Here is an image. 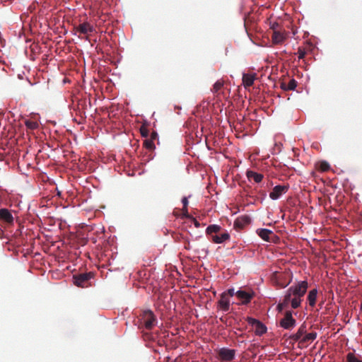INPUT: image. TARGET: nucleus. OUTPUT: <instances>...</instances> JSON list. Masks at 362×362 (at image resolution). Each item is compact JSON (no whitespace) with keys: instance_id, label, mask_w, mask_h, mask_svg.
<instances>
[{"instance_id":"f257e3e1","label":"nucleus","mask_w":362,"mask_h":362,"mask_svg":"<svg viewBox=\"0 0 362 362\" xmlns=\"http://www.w3.org/2000/svg\"><path fill=\"white\" fill-rule=\"evenodd\" d=\"M308 287L306 281H298L296 284L291 286L287 291L284 296L285 303H288L291 296H296L303 298L305 294Z\"/></svg>"},{"instance_id":"f03ea898","label":"nucleus","mask_w":362,"mask_h":362,"mask_svg":"<svg viewBox=\"0 0 362 362\" xmlns=\"http://www.w3.org/2000/svg\"><path fill=\"white\" fill-rule=\"evenodd\" d=\"M139 327H144L145 329H151L157 322V320L153 313L150 310H144L139 316Z\"/></svg>"},{"instance_id":"7ed1b4c3","label":"nucleus","mask_w":362,"mask_h":362,"mask_svg":"<svg viewBox=\"0 0 362 362\" xmlns=\"http://www.w3.org/2000/svg\"><path fill=\"white\" fill-rule=\"evenodd\" d=\"M182 230L184 228H187L189 225L190 228H192V225L195 228L199 227V223L192 216H189L186 209L187 206L189 205L188 197L182 198Z\"/></svg>"},{"instance_id":"20e7f679","label":"nucleus","mask_w":362,"mask_h":362,"mask_svg":"<svg viewBox=\"0 0 362 362\" xmlns=\"http://www.w3.org/2000/svg\"><path fill=\"white\" fill-rule=\"evenodd\" d=\"M94 274L91 272L81 273L73 276L74 284L81 288H88L91 286L90 280L93 278Z\"/></svg>"},{"instance_id":"39448f33","label":"nucleus","mask_w":362,"mask_h":362,"mask_svg":"<svg viewBox=\"0 0 362 362\" xmlns=\"http://www.w3.org/2000/svg\"><path fill=\"white\" fill-rule=\"evenodd\" d=\"M280 326L285 329H291L296 325V320L293 317L291 310L285 313L284 317L279 322Z\"/></svg>"},{"instance_id":"423d86ee","label":"nucleus","mask_w":362,"mask_h":362,"mask_svg":"<svg viewBox=\"0 0 362 362\" xmlns=\"http://www.w3.org/2000/svg\"><path fill=\"white\" fill-rule=\"evenodd\" d=\"M287 185H276L269 193V198L272 200L279 199L283 194H285L288 190Z\"/></svg>"},{"instance_id":"0eeeda50","label":"nucleus","mask_w":362,"mask_h":362,"mask_svg":"<svg viewBox=\"0 0 362 362\" xmlns=\"http://www.w3.org/2000/svg\"><path fill=\"white\" fill-rule=\"evenodd\" d=\"M76 32L86 35V39L88 40V34L95 31V28L88 22L80 23L74 28Z\"/></svg>"},{"instance_id":"6e6552de","label":"nucleus","mask_w":362,"mask_h":362,"mask_svg":"<svg viewBox=\"0 0 362 362\" xmlns=\"http://www.w3.org/2000/svg\"><path fill=\"white\" fill-rule=\"evenodd\" d=\"M218 356L222 361H230L235 358V349L223 347L218 350Z\"/></svg>"},{"instance_id":"1a4fd4ad","label":"nucleus","mask_w":362,"mask_h":362,"mask_svg":"<svg viewBox=\"0 0 362 362\" xmlns=\"http://www.w3.org/2000/svg\"><path fill=\"white\" fill-rule=\"evenodd\" d=\"M218 306L220 310L223 312H227L230 309V300L227 295L223 293L221 294V298L218 303Z\"/></svg>"},{"instance_id":"9d476101","label":"nucleus","mask_w":362,"mask_h":362,"mask_svg":"<svg viewBox=\"0 0 362 362\" xmlns=\"http://www.w3.org/2000/svg\"><path fill=\"white\" fill-rule=\"evenodd\" d=\"M236 296L241 300V304L245 305L250 302L253 294L243 290H238L236 291Z\"/></svg>"},{"instance_id":"9b49d317","label":"nucleus","mask_w":362,"mask_h":362,"mask_svg":"<svg viewBox=\"0 0 362 362\" xmlns=\"http://www.w3.org/2000/svg\"><path fill=\"white\" fill-rule=\"evenodd\" d=\"M257 234L264 241L269 242L274 233L272 230L267 228H258Z\"/></svg>"},{"instance_id":"f8f14e48","label":"nucleus","mask_w":362,"mask_h":362,"mask_svg":"<svg viewBox=\"0 0 362 362\" xmlns=\"http://www.w3.org/2000/svg\"><path fill=\"white\" fill-rule=\"evenodd\" d=\"M307 332V327L305 323H303L298 329L296 333L291 335V339L298 342L304 334Z\"/></svg>"},{"instance_id":"ddd939ff","label":"nucleus","mask_w":362,"mask_h":362,"mask_svg":"<svg viewBox=\"0 0 362 362\" xmlns=\"http://www.w3.org/2000/svg\"><path fill=\"white\" fill-rule=\"evenodd\" d=\"M0 219L8 224H11L13 222V217L7 209H0Z\"/></svg>"},{"instance_id":"4468645a","label":"nucleus","mask_w":362,"mask_h":362,"mask_svg":"<svg viewBox=\"0 0 362 362\" xmlns=\"http://www.w3.org/2000/svg\"><path fill=\"white\" fill-rule=\"evenodd\" d=\"M317 334L315 332L305 333L303 338L298 341L300 344L305 345V344L313 342L317 338Z\"/></svg>"},{"instance_id":"2eb2a0df","label":"nucleus","mask_w":362,"mask_h":362,"mask_svg":"<svg viewBox=\"0 0 362 362\" xmlns=\"http://www.w3.org/2000/svg\"><path fill=\"white\" fill-rule=\"evenodd\" d=\"M246 175L250 181L254 180V182H255L256 183L261 182L264 177L262 174L258 173L252 170H247L246 173Z\"/></svg>"},{"instance_id":"dca6fc26","label":"nucleus","mask_w":362,"mask_h":362,"mask_svg":"<svg viewBox=\"0 0 362 362\" xmlns=\"http://www.w3.org/2000/svg\"><path fill=\"white\" fill-rule=\"evenodd\" d=\"M229 238L230 235L228 232L223 233L221 235H211L212 241L216 244L223 243L225 241L229 240Z\"/></svg>"},{"instance_id":"f3484780","label":"nucleus","mask_w":362,"mask_h":362,"mask_svg":"<svg viewBox=\"0 0 362 362\" xmlns=\"http://www.w3.org/2000/svg\"><path fill=\"white\" fill-rule=\"evenodd\" d=\"M286 40V35L279 32L274 30L272 35V42L274 44H281Z\"/></svg>"},{"instance_id":"a211bd4d","label":"nucleus","mask_w":362,"mask_h":362,"mask_svg":"<svg viewBox=\"0 0 362 362\" xmlns=\"http://www.w3.org/2000/svg\"><path fill=\"white\" fill-rule=\"evenodd\" d=\"M317 295V288L312 289L308 293L307 298H308V303L311 307L315 306V305L316 303Z\"/></svg>"},{"instance_id":"6ab92c4d","label":"nucleus","mask_w":362,"mask_h":362,"mask_svg":"<svg viewBox=\"0 0 362 362\" xmlns=\"http://www.w3.org/2000/svg\"><path fill=\"white\" fill-rule=\"evenodd\" d=\"M255 81V76L252 74H244L243 75V83L245 86H251Z\"/></svg>"},{"instance_id":"aec40b11","label":"nucleus","mask_w":362,"mask_h":362,"mask_svg":"<svg viewBox=\"0 0 362 362\" xmlns=\"http://www.w3.org/2000/svg\"><path fill=\"white\" fill-rule=\"evenodd\" d=\"M256 335L261 336L264 334L267 329V327L259 321V322L254 327Z\"/></svg>"},{"instance_id":"412c9836","label":"nucleus","mask_w":362,"mask_h":362,"mask_svg":"<svg viewBox=\"0 0 362 362\" xmlns=\"http://www.w3.org/2000/svg\"><path fill=\"white\" fill-rule=\"evenodd\" d=\"M221 226L219 225L213 224L209 226L206 229V233L208 235H214L213 233H216L220 231Z\"/></svg>"},{"instance_id":"4be33fe9","label":"nucleus","mask_w":362,"mask_h":362,"mask_svg":"<svg viewBox=\"0 0 362 362\" xmlns=\"http://www.w3.org/2000/svg\"><path fill=\"white\" fill-rule=\"evenodd\" d=\"M301 301H302V298L296 297V296H291L289 302H291L292 308L296 309L300 305Z\"/></svg>"},{"instance_id":"5701e85b","label":"nucleus","mask_w":362,"mask_h":362,"mask_svg":"<svg viewBox=\"0 0 362 362\" xmlns=\"http://www.w3.org/2000/svg\"><path fill=\"white\" fill-rule=\"evenodd\" d=\"M25 124L28 129H32V130L35 129L38 127V124L37 122L30 120V119L26 120L25 122Z\"/></svg>"},{"instance_id":"b1692460","label":"nucleus","mask_w":362,"mask_h":362,"mask_svg":"<svg viewBox=\"0 0 362 362\" xmlns=\"http://www.w3.org/2000/svg\"><path fill=\"white\" fill-rule=\"evenodd\" d=\"M144 146L148 149V150H153L155 148V145L153 144V141L152 139H146L144 141Z\"/></svg>"},{"instance_id":"393cba45","label":"nucleus","mask_w":362,"mask_h":362,"mask_svg":"<svg viewBox=\"0 0 362 362\" xmlns=\"http://www.w3.org/2000/svg\"><path fill=\"white\" fill-rule=\"evenodd\" d=\"M223 86V81L222 80H218L213 86L212 91L214 93H218Z\"/></svg>"},{"instance_id":"a878e982","label":"nucleus","mask_w":362,"mask_h":362,"mask_svg":"<svg viewBox=\"0 0 362 362\" xmlns=\"http://www.w3.org/2000/svg\"><path fill=\"white\" fill-rule=\"evenodd\" d=\"M346 358H347L348 362H362L357 356H356L352 353L348 354Z\"/></svg>"},{"instance_id":"bb28decb","label":"nucleus","mask_w":362,"mask_h":362,"mask_svg":"<svg viewBox=\"0 0 362 362\" xmlns=\"http://www.w3.org/2000/svg\"><path fill=\"white\" fill-rule=\"evenodd\" d=\"M247 322L250 326H252L254 328L259 322V320L251 317H247Z\"/></svg>"},{"instance_id":"cd10ccee","label":"nucleus","mask_w":362,"mask_h":362,"mask_svg":"<svg viewBox=\"0 0 362 362\" xmlns=\"http://www.w3.org/2000/svg\"><path fill=\"white\" fill-rule=\"evenodd\" d=\"M329 164L327 161H322L320 163L319 168L322 171H327L329 169Z\"/></svg>"},{"instance_id":"c85d7f7f","label":"nucleus","mask_w":362,"mask_h":362,"mask_svg":"<svg viewBox=\"0 0 362 362\" xmlns=\"http://www.w3.org/2000/svg\"><path fill=\"white\" fill-rule=\"evenodd\" d=\"M140 133H141V135L144 138H147L148 136V130L144 126L141 127Z\"/></svg>"},{"instance_id":"c756f323","label":"nucleus","mask_w":362,"mask_h":362,"mask_svg":"<svg viewBox=\"0 0 362 362\" xmlns=\"http://www.w3.org/2000/svg\"><path fill=\"white\" fill-rule=\"evenodd\" d=\"M297 83L294 79H292L289 81L288 84L287 88L288 90H294L296 88Z\"/></svg>"},{"instance_id":"7c9ffc66","label":"nucleus","mask_w":362,"mask_h":362,"mask_svg":"<svg viewBox=\"0 0 362 362\" xmlns=\"http://www.w3.org/2000/svg\"><path fill=\"white\" fill-rule=\"evenodd\" d=\"M305 55V52L303 49H299L298 51V57L299 59H303Z\"/></svg>"},{"instance_id":"2f4dec72","label":"nucleus","mask_w":362,"mask_h":362,"mask_svg":"<svg viewBox=\"0 0 362 362\" xmlns=\"http://www.w3.org/2000/svg\"><path fill=\"white\" fill-rule=\"evenodd\" d=\"M228 294L230 296H236V291H235V289L233 288H229L228 291Z\"/></svg>"},{"instance_id":"473e14b6","label":"nucleus","mask_w":362,"mask_h":362,"mask_svg":"<svg viewBox=\"0 0 362 362\" xmlns=\"http://www.w3.org/2000/svg\"><path fill=\"white\" fill-rule=\"evenodd\" d=\"M288 303H285L284 299L283 300V302L281 303H279L278 305V310H281L284 307H286Z\"/></svg>"},{"instance_id":"72a5a7b5","label":"nucleus","mask_w":362,"mask_h":362,"mask_svg":"<svg viewBox=\"0 0 362 362\" xmlns=\"http://www.w3.org/2000/svg\"><path fill=\"white\" fill-rule=\"evenodd\" d=\"M173 215L175 217H179L180 215V210L179 209H175L173 211Z\"/></svg>"},{"instance_id":"f704fd0d","label":"nucleus","mask_w":362,"mask_h":362,"mask_svg":"<svg viewBox=\"0 0 362 362\" xmlns=\"http://www.w3.org/2000/svg\"><path fill=\"white\" fill-rule=\"evenodd\" d=\"M156 136H157V134L156 132L152 133L151 139H152V140L154 139L156 137Z\"/></svg>"},{"instance_id":"c9c22d12","label":"nucleus","mask_w":362,"mask_h":362,"mask_svg":"<svg viewBox=\"0 0 362 362\" xmlns=\"http://www.w3.org/2000/svg\"><path fill=\"white\" fill-rule=\"evenodd\" d=\"M276 26H278V24H276V25H274L272 26V28H273V29H274V28H276Z\"/></svg>"},{"instance_id":"e433bc0d","label":"nucleus","mask_w":362,"mask_h":362,"mask_svg":"<svg viewBox=\"0 0 362 362\" xmlns=\"http://www.w3.org/2000/svg\"><path fill=\"white\" fill-rule=\"evenodd\" d=\"M276 26H278V24H276V25H274L272 26V28H273V29H274V28H276Z\"/></svg>"},{"instance_id":"4c0bfd02","label":"nucleus","mask_w":362,"mask_h":362,"mask_svg":"<svg viewBox=\"0 0 362 362\" xmlns=\"http://www.w3.org/2000/svg\"><path fill=\"white\" fill-rule=\"evenodd\" d=\"M361 312H362V305H361Z\"/></svg>"}]
</instances>
